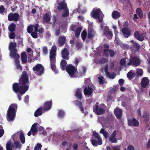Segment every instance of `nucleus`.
<instances>
[{"label": "nucleus", "mask_w": 150, "mask_h": 150, "mask_svg": "<svg viewBox=\"0 0 150 150\" xmlns=\"http://www.w3.org/2000/svg\"><path fill=\"white\" fill-rule=\"evenodd\" d=\"M28 82L27 72L23 71L21 74V77L19 80V85L17 83H15L13 84V91L16 93H19L22 95L28 89Z\"/></svg>", "instance_id": "f257e3e1"}, {"label": "nucleus", "mask_w": 150, "mask_h": 150, "mask_svg": "<svg viewBox=\"0 0 150 150\" xmlns=\"http://www.w3.org/2000/svg\"><path fill=\"white\" fill-rule=\"evenodd\" d=\"M17 109V104H11L9 106L7 112V119L8 121H11L15 116Z\"/></svg>", "instance_id": "f03ea898"}, {"label": "nucleus", "mask_w": 150, "mask_h": 150, "mask_svg": "<svg viewBox=\"0 0 150 150\" xmlns=\"http://www.w3.org/2000/svg\"><path fill=\"white\" fill-rule=\"evenodd\" d=\"M91 16L94 19H98L100 23L102 21L103 15L102 11L100 8H94L91 13Z\"/></svg>", "instance_id": "7ed1b4c3"}, {"label": "nucleus", "mask_w": 150, "mask_h": 150, "mask_svg": "<svg viewBox=\"0 0 150 150\" xmlns=\"http://www.w3.org/2000/svg\"><path fill=\"white\" fill-rule=\"evenodd\" d=\"M66 70L70 77L71 78L75 77V76L76 72H77V69L76 67L70 64L67 66Z\"/></svg>", "instance_id": "20e7f679"}, {"label": "nucleus", "mask_w": 150, "mask_h": 150, "mask_svg": "<svg viewBox=\"0 0 150 150\" xmlns=\"http://www.w3.org/2000/svg\"><path fill=\"white\" fill-rule=\"evenodd\" d=\"M33 70L37 75L40 76L44 73L45 69L42 64H38L33 67Z\"/></svg>", "instance_id": "39448f33"}, {"label": "nucleus", "mask_w": 150, "mask_h": 150, "mask_svg": "<svg viewBox=\"0 0 150 150\" xmlns=\"http://www.w3.org/2000/svg\"><path fill=\"white\" fill-rule=\"evenodd\" d=\"M8 20L9 21H13L14 22H17L20 21L21 18L19 14L17 13H9L8 16Z\"/></svg>", "instance_id": "423d86ee"}, {"label": "nucleus", "mask_w": 150, "mask_h": 150, "mask_svg": "<svg viewBox=\"0 0 150 150\" xmlns=\"http://www.w3.org/2000/svg\"><path fill=\"white\" fill-rule=\"evenodd\" d=\"M141 63V60L137 57H132L129 60L128 63V66L132 65V66H139Z\"/></svg>", "instance_id": "0eeeda50"}, {"label": "nucleus", "mask_w": 150, "mask_h": 150, "mask_svg": "<svg viewBox=\"0 0 150 150\" xmlns=\"http://www.w3.org/2000/svg\"><path fill=\"white\" fill-rule=\"evenodd\" d=\"M57 47L55 45L52 46L50 52V62L55 61L56 56Z\"/></svg>", "instance_id": "6e6552de"}, {"label": "nucleus", "mask_w": 150, "mask_h": 150, "mask_svg": "<svg viewBox=\"0 0 150 150\" xmlns=\"http://www.w3.org/2000/svg\"><path fill=\"white\" fill-rule=\"evenodd\" d=\"M38 123L36 122L32 125L30 131L28 133V136H30L31 134L33 136L35 135L36 133L38 132Z\"/></svg>", "instance_id": "1a4fd4ad"}, {"label": "nucleus", "mask_w": 150, "mask_h": 150, "mask_svg": "<svg viewBox=\"0 0 150 150\" xmlns=\"http://www.w3.org/2000/svg\"><path fill=\"white\" fill-rule=\"evenodd\" d=\"M93 111L96 114L100 115L105 113V110L101 108H99L98 105H95L93 106Z\"/></svg>", "instance_id": "9d476101"}, {"label": "nucleus", "mask_w": 150, "mask_h": 150, "mask_svg": "<svg viewBox=\"0 0 150 150\" xmlns=\"http://www.w3.org/2000/svg\"><path fill=\"white\" fill-rule=\"evenodd\" d=\"M127 124L129 126H133L134 127H138L139 125V121L135 118L132 119L129 118L127 120Z\"/></svg>", "instance_id": "9b49d317"}, {"label": "nucleus", "mask_w": 150, "mask_h": 150, "mask_svg": "<svg viewBox=\"0 0 150 150\" xmlns=\"http://www.w3.org/2000/svg\"><path fill=\"white\" fill-rule=\"evenodd\" d=\"M103 34L106 36L108 39L109 38L111 39L113 36L112 31L109 29V27L107 26L105 27L103 30Z\"/></svg>", "instance_id": "f8f14e48"}, {"label": "nucleus", "mask_w": 150, "mask_h": 150, "mask_svg": "<svg viewBox=\"0 0 150 150\" xmlns=\"http://www.w3.org/2000/svg\"><path fill=\"white\" fill-rule=\"evenodd\" d=\"M87 69L86 67L83 66L82 68L79 70V72H76L75 77H82L86 75V71Z\"/></svg>", "instance_id": "ddd939ff"}, {"label": "nucleus", "mask_w": 150, "mask_h": 150, "mask_svg": "<svg viewBox=\"0 0 150 150\" xmlns=\"http://www.w3.org/2000/svg\"><path fill=\"white\" fill-rule=\"evenodd\" d=\"M61 57L64 59L68 60L69 58V52L66 48L62 49L61 52Z\"/></svg>", "instance_id": "4468645a"}, {"label": "nucleus", "mask_w": 150, "mask_h": 150, "mask_svg": "<svg viewBox=\"0 0 150 150\" xmlns=\"http://www.w3.org/2000/svg\"><path fill=\"white\" fill-rule=\"evenodd\" d=\"M52 104V100L50 101L45 102L44 104V106L42 107L44 111H48L50 110Z\"/></svg>", "instance_id": "2eb2a0df"}, {"label": "nucleus", "mask_w": 150, "mask_h": 150, "mask_svg": "<svg viewBox=\"0 0 150 150\" xmlns=\"http://www.w3.org/2000/svg\"><path fill=\"white\" fill-rule=\"evenodd\" d=\"M84 86L83 90L84 93L85 95H90L91 94L93 91V89L89 86L86 85Z\"/></svg>", "instance_id": "dca6fc26"}, {"label": "nucleus", "mask_w": 150, "mask_h": 150, "mask_svg": "<svg viewBox=\"0 0 150 150\" xmlns=\"http://www.w3.org/2000/svg\"><path fill=\"white\" fill-rule=\"evenodd\" d=\"M62 1L60 2L58 4V6H57V9L59 11L62 9L65 10L67 8V4L65 2V0H62Z\"/></svg>", "instance_id": "f3484780"}, {"label": "nucleus", "mask_w": 150, "mask_h": 150, "mask_svg": "<svg viewBox=\"0 0 150 150\" xmlns=\"http://www.w3.org/2000/svg\"><path fill=\"white\" fill-rule=\"evenodd\" d=\"M149 82V80L147 77H144L143 78L141 82L142 87L143 88H146L148 86Z\"/></svg>", "instance_id": "a211bd4d"}, {"label": "nucleus", "mask_w": 150, "mask_h": 150, "mask_svg": "<svg viewBox=\"0 0 150 150\" xmlns=\"http://www.w3.org/2000/svg\"><path fill=\"white\" fill-rule=\"evenodd\" d=\"M134 37L140 41H142L144 40V38L142 34H140L138 31L135 32L134 34Z\"/></svg>", "instance_id": "6ab92c4d"}, {"label": "nucleus", "mask_w": 150, "mask_h": 150, "mask_svg": "<svg viewBox=\"0 0 150 150\" xmlns=\"http://www.w3.org/2000/svg\"><path fill=\"white\" fill-rule=\"evenodd\" d=\"M114 112L116 117L118 119H119L121 118L122 113V109L117 108L114 110Z\"/></svg>", "instance_id": "aec40b11"}, {"label": "nucleus", "mask_w": 150, "mask_h": 150, "mask_svg": "<svg viewBox=\"0 0 150 150\" xmlns=\"http://www.w3.org/2000/svg\"><path fill=\"white\" fill-rule=\"evenodd\" d=\"M74 104L77 106H79V108L80 109L82 113H84V108L82 105L81 102L78 100H76L74 101Z\"/></svg>", "instance_id": "412c9836"}, {"label": "nucleus", "mask_w": 150, "mask_h": 150, "mask_svg": "<svg viewBox=\"0 0 150 150\" xmlns=\"http://www.w3.org/2000/svg\"><path fill=\"white\" fill-rule=\"evenodd\" d=\"M66 38L64 36H61L59 37L58 40V46L62 47L66 41Z\"/></svg>", "instance_id": "4be33fe9"}, {"label": "nucleus", "mask_w": 150, "mask_h": 150, "mask_svg": "<svg viewBox=\"0 0 150 150\" xmlns=\"http://www.w3.org/2000/svg\"><path fill=\"white\" fill-rule=\"evenodd\" d=\"M122 32L124 36L127 38L130 36L131 33V31L127 28H123L122 29Z\"/></svg>", "instance_id": "5701e85b"}, {"label": "nucleus", "mask_w": 150, "mask_h": 150, "mask_svg": "<svg viewBox=\"0 0 150 150\" xmlns=\"http://www.w3.org/2000/svg\"><path fill=\"white\" fill-rule=\"evenodd\" d=\"M93 134L95 138L97 139L98 142V145H101L102 144V140L100 138V136L98 133L94 131L93 133Z\"/></svg>", "instance_id": "b1692460"}, {"label": "nucleus", "mask_w": 150, "mask_h": 150, "mask_svg": "<svg viewBox=\"0 0 150 150\" xmlns=\"http://www.w3.org/2000/svg\"><path fill=\"white\" fill-rule=\"evenodd\" d=\"M43 21L45 23H48L50 21L51 18L48 13L44 14L43 17Z\"/></svg>", "instance_id": "393cba45"}, {"label": "nucleus", "mask_w": 150, "mask_h": 150, "mask_svg": "<svg viewBox=\"0 0 150 150\" xmlns=\"http://www.w3.org/2000/svg\"><path fill=\"white\" fill-rule=\"evenodd\" d=\"M75 96L76 98L79 100H81L83 98L82 91L81 89L77 88L75 94Z\"/></svg>", "instance_id": "a878e982"}, {"label": "nucleus", "mask_w": 150, "mask_h": 150, "mask_svg": "<svg viewBox=\"0 0 150 150\" xmlns=\"http://www.w3.org/2000/svg\"><path fill=\"white\" fill-rule=\"evenodd\" d=\"M43 110L42 107L38 109L34 112V116L37 117L41 115L42 114V111Z\"/></svg>", "instance_id": "bb28decb"}, {"label": "nucleus", "mask_w": 150, "mask_h": 150, "mask_svg": "<svg viewBox=\"0 0 150 150\" xmlns=\"http://www.w3.org/2000/svg\"><path fill=\"white\" fill-rule=\"evenodd\" d=\"M21 59L23 64H25L27 61V56L25 52H22L21 54Z\"/></svg>", "instance_id": "cd10ccee"}, {"label": "nucleus", "mask_w": 150, "mask_h": 150, "mask_svg": "<svg viewBox=\"0 0 150 150\" xmlns=\"http://www.w3.org/2000/svg\"><path fill=\"white\" fill-rule=\"evenodd\" d=\"M51 63V67L52 70L53 71L55 74H57L58 73V71L56 69V66H55L56 61H53L50 62Z\"/></svg>", "instance_id": "c85d7f7f"}, {"label": "nucleus", "mask_w": 150, "mask_h": 150, "mask_svg": "<svg viewBox=\"0 0 150 150\" xmlns=\"http://www.w3.org/2000/svg\"><path fill=\"white\" fill-rule=\"evenodd\" d=\"M112 16L114 19L118 18L121 16V15L119 12L117 11H113L112 13Z\"/></svg>", "instance_id": "c756f323"}, {"label": "nucleus", "mask_w": 150, "mask_h": 150, "mask_svg": "<svg viewBox=\"0 0 150 150\" xmlns=\"http://www.w3.org/2000/svg\"><path fill=\"white\" fill-rule=\"evenodd\" d=\"M131 42L133 43L132 48L135 51H138L140 48L139 45L133 40H132Z\"/></svg>", "instance_id": "7c9ffc66"}, {"label": "nucleus", "mask_w": 150, "mask_h": 150, "mask_svg": "<svg viewBox=\"0 0 150 150\" xmlns=\"http://www.w3.org/2000/svg\"><path fill=\"white\" fill-rule=\"evenodd\" d=\"M67 64V61L64 59L62 60L60 63V67L63 71L66 69Z\"/></svg>", "instance_id": "2f4dec72"}, {"label": "nucleus", "mask_w": 150, "mask_h": 150, "mask_svg": "<svg viewBox=\"0 0 150 150\" xmlns=\"http://www.w3.org/2000/svg\"><path fill=\"white\" fill-rule=\"evenodd\" d=\"M16 25L13 23H11L8 26V30L10 32H14L15 31Z\"/></svg>", "instance_id": "473e14b6"}, {"label": "nucleus", "mask_w": 150, "mask_h": 150, "mask_svg": "<svg viewBox=\"0 0 150 150\" xmlns=\"http://www.w3.org/2000/svg\"><path fill=\"white\" fill-rule=\"evenodd\" d=\"M135 76L136 73L133 70H131L127 74V78L130 79L133 78Z\"/></svg>", "instance_id": "72a5a7b5"}, {"label": "nucleus", "mask_w": 150, "mask_h": 150, "mask_svg": "<svg viewBox=\"0 0 150 150\" xmlns=\"http://www.w3.org/2000/svg\"><path fill=\"white\" fill-rule=\"evenodd\" d=\"M100 133L103 134L105 139H107L109 136V134L107 131H105L103 128L101 129Z\"/></svg>", "instance_id": "f704fd0d"}, {"label": "nucleus", "mask_w": 150, "mask_h": 150, "mask_svg": "<svg viewBox=\"0 0 150 150\" xmlns=\"http://www.w3.org/2000/svg\"><path fill=\"white\" fill-rule=\"evenodd\" d=\"M136 13L140 18H143V13L142 10L140 8H138L136 10Z\"/></svg>", "instance_id": "c9c22d12"}, {"label": "nucleus", "mask_w": 150, "mask_h": 150, "mask_svg": "<svg viewBox=\"0 0 150 150\" xmlns=\"http://www.w3.org/2000/svg\"><path fill=\"white\" fill-rule=\"evenodd\" d=\"M82 28L81 27H79L77 28L75 31V35L76 38H78L80 35L81 32Z\"/></svg>", "instance_id": "e433bc0d"}, {"label": "nucleus", "mask_w": 150, "mask_h": 150, "mask_svg": "<svg viewBox=\"0 0 150 150\" xmlns=\"http://www.w3.org/2000/svg\"><path fill=\"white\" fill-rule=\"evenodd\" d=\"M142 117L144 118V121L146 122H149V115L146 112H144Z\"/></svg>", "instance_id": "4c0bfd02"}, {"label": "nucleus", "mask_w": 150, "mask_h": 150, "mask_svg": "<svg viewBox=\"0 0 150 150\" xmlns=\"http://www.w3.org/2000/svg\"><path fill=\"white\" fill-rule=\"evenodd\" d=\"M13 144L9 142H8L6 144V150H13Z\"/></svg>", "instance_id": "58836bf2"}, {"label": "nucleus", "mask_w": 150, "mask_h": 150, "mask_svg": "<svg viewBox=\"0 0 150 150\" xmlns=\"http://www.w3.org/2000/svg\"><path fill=\"white\" fill-rule=\"evenodd\" d=\"M81 37L83 40L84 41L86 38L87 32L86 30H84L81 34Z\"/></svg>", "instance_id": "ea45409f"}, {"label": "nucleus", "mask_w": 150, "mask_h": 150, "mask_svg": "<svg viewBox=\"0 0 150 150\" xmlns=\"http://www.w3.org/2000/svg\"><path fill=\"white\" fill-rule=\"evenodd\" d=\"M17 46L16 43V42H11L8 47L9 50H12L16 48Z\"/></svg>", "instance_id": "a19ab883"}, {"label": "nucleus", "mask_w": 150, "mask_h": 150, "mask_svg": "<svg viewBox=\"0 0 150 150\" xmlns=\"http://www.w3.org/2000/svg\"><path fill=\"white\" fill-rule=\"evenodd\" d=\"M93 29H92L88 30L87 38L88 39H91L92 38L93 36Z\"/></svg>", "instance_id": "79ce46f5"}, {"label": "nucleus", "mask_w": 150, "mask_h": 150, "mask_svg": "<svg viewBox=\"0 0 150 150\" xmlns=\"http://www.w3.org/2000/svg\"><path fill=\"white\" fill-rule=\"evenodd\" d=\"M15 33L14 32H10V33H8V36L10 39H14L16 37Z\"/></svg>", "instance_id": "37998d69"}, {"label": "nucleus", "mask_w": 150, "mask_h": 150, "mask_svg": "<svg viewBox=\"0 0 150 150\" xmlns=\"http://www.w3.org/2000/svg\"><path fill=\"white\" fill-rule=\"evenodd\" d=\"M108 62V59L105 58H103L101 59H99L98 62L101 64H105Z\"/></svg>", "instance_id": "c03bdc74"}, {"label": "nucleus", "mask_w": 150, "mask_h": 150, "mask_svg": "<svg viewBox=\"0 0 150 150\" xmlns=\"http://www.w3.org/2000/svg\"><path fill=\"white\" fill-rule=\"evenodd\" d=\"M20 139L21 143L24 144L25 142V139L23 134L21 133L20 135Z\"/></svg>", "instance_id": "a18cd8bd"}, {"label": "nucleus", "mask_w": 150, "mask_h": 150, "mask_svg": "<svg viewBox=\"0 0 150 150\" xmlns=\"http://www.w3.org/2000/svg\"><path fill=\"white\" fill-rule=\"evenodd\" d=\"M66 10L64 13L62 14V17H66L68 16L69 15V11L68 9L67 8V9H65Z\"/></svg>", "instance_id": "49530a36"}, {"label": "nucleus", "mask_w": 150, "mask_h": 150, "mask_svg": "<svg viewBox=\"0 0 150 150\" xmlns=\"http://www.w3.org/2000/svg\"><path fill=\"white\" fill-rule=\"evenodd\" d=\"M109 141L111 143H115L117 142V140L116 138V137H110L109 138Z\"/></svg>", "instance_id": "de8ad7c7"}, {"label": "nucleus", "mask_w": 150, "mask_h": 150, "mask_svg": "<svg viewBox=\"0 0 150 150\" xmlns=\"http://www.w3.org/2000/svg\"><path fill=\"white\" fill-rule=\"evenodd\" d=\"M42 147V146L41 144L38 143L35 147L34 150H41Z\"/></svg>", "instance_id": "09e8293b"}, {"label": "nucleus", "mask_w": 150, "mask_h": 150, "mask_svg": "<svg viewBox=\"0 0 150 150\" xmlns=\"http://www.w3.org/2000/svg\"><path fill=\"white\" fill-rule=\"evenodd\" d=\"M116 90L117 89L116 88L113 87L109 90L108 93H109V94H111L114 95L116 91Z\"/></svg>", "instance_id": "8fccbe9b"}, {"label": "nucleus", "mask_w": 150, "mask_h": 150, "mask_svg": "<svg viewBox=\"0 0 150 150\" xmlns=\"http://www.w3.org/2000/svg\"><path fill=\"white\" fill-rule=\"evenodd\" d=\"M9 50L10 51V56L11 57L13 56L14 55L16 54L17 52L16 48Z\"/></svg>", "instance_id": "3c124183"}, {"label": "nucleus", "mask_w": 150, "mask_h": 150, "mask_svg": "<svg viewBox=\"0 0 150 150\" xmlns=\"http://www.w3.org/2000/svg\"><path fill=\"white\" fill-rule=\"evenodd\" d=\"M103 54L104 56L106 57H108L109 56V50L108 49H104L103 50Z\"/></svg>", "instance_id": "603ef678"}, {"label": "nucleus", "mask_w": 150, "mask_h": 150, "mask_svg": "<svg viewBox=\"0 0 150 150\" xmlns=\"http://www.w3.org/2000/svg\"><path fill=\"white\" fill-rule=\"evenodd\" d=\"M124 150H135L134 146L130 144L127 146V148H125Z\"/></svg>", "instance_id": "864d4df0"}, {"label": "nucleus", "mask_w": 150, "mask_h": 150, "mask_svg": "<svg viewBox=\"0 0 150 150\" xmlns=\"http://www.w3.org/2000/svg\"><path fill=\"white\" fill-rule=\"evenodd\" d=\"M109 53L110 56L111 57H112L114 56L116 52L113 50L110 49L109 50Z\"/></svg>", "instance_id": "5fc2aeb1"}, {"label": "nucleus", "mask_w": 150, "mask_h": 150, "mask_svg": "<svg viewBox=\"0 0 150 150\" xmlns=\"http://www.w3.org/2000/svg\"><path fill=\"white\" fill-rule=\"evenodd\" d=\"M37 32L34 31L32 32L31 33V35L33 38H37L38 37V34L37 33Z\"/></svg>", "instance_id": "6e6d98bb"}, {"label": "nucleus", "mask_w": 150, "mask_h": 150, "mask_svg": "<svg viewBox=\"0 0 150 150\" xmlns=\"http://www.w3.org/2000/svg\"><path fill=\"white\" fill-rule=\"evenodd\" d=\"M28 32L29 33H31L33 30V26L32 25L29 26L27 28Z\"/></svg>", "instance_id": "4d7b16f0"}, {"label": "nucleus", "mask_w": 150, "mask_h": 150, "mask_svg": "<svg viewBox=\"0 0 150 150\" xmlns=\"http://www.w3.org/2000/svg\"><path fill=\"white\" fill-rule=\"evenodd\" d=\"M92 144L95 146H97L98 145V142L95 139H93L91 141Z\"/></svg>", "instance_id": "13d9d810"}, {"label": "nucleus", "mask_w": 150, "mask_h": 150, "mask_svg": "<svg viewBox=\"0 0 150 150\" xmlns=\"http://www.w3.org/2000/svg\"><path fill=\"white\" fill-rule=\"evenodd\" d=\"M64 111L59 110V113L58 114V116L59 117H62L64 116Z\"/></svg>", "instance_id": "bf43d9fd"}, {"label": "nucleus", "mask_w": 150, "mask_h": 150, "mask_svg": "<svg viewBox=\"0 0 150 150\" xmlns=\"http://www.w3.org/2000/svg\"><path fill=\"white\" fill-rule=\"evenodd\" d=\"M114 95L112 94H109V93H108V95L107 97V100L108 101H109L110 100L112 99L113 98V96Z\"/></svg>", "instance_id": "052dcab7"}, {"label": "nucleus", "mask_w": 150, "mask_h": 150, "mask_svg": "<svg viewBox=\"0 0 150 150\" xmlns=\"http://www.w3.org/2000/svg\"><path fill=\"white\" fill-rule=\"evenodd\" d=\"M126 62L125 59L124 58L122 59L120 62V64L122 66H124Z\"/></svg>", "instance_id": "680f3d73"}, {"label": "nucleus", "mask_w": 150, "mask_h": 150, "mask_svg": "<svg viewBox=\"0 0 150 150\" xmlns=\"http://www.w3.org/2000/svg\"><path fill=\"white\" fill-rule=\"evenodd\" d=\"M143 74V71L142 70L138 69L137 71V74L138 76H141Z\"/></svg>", "instance_id": "e2e57ef3"}, {"label": "nucleus", "mask_w": 150, "mask_h": 150, "mask_svg": "<svg viewBox=\"0 0 150 150\" xmlns=\"http://www.w3.org/2000/svg\"><path fill=\"white\" fill-rule=\"evenodd\" d=\"M14 144L16 148H20L21 146L20 142H15Z\"/></svg>", "instance_id": "0e129e2a"}, {"label": "nucleus", "mask_w": 150, "mask_h": 150, "mask_svg": "<svg viewBox=\"0 0 150 150\" xmlns=\"http://www.w3.org/2000/svg\"><path fill=\"white\" fill-rule=\"evenodd\" d=\"M42 51L44 54H46L48 53V49L47 47L44 46L43 47Z\"/></svg>", "instance_id": "69168bd1"}, {"label": "nucleus", "mask_w": 150, "mask_h": 150, "mask_svg": "<svg viewBox=\"0 0 150 150\" xmlns=\"http://www.w3.org/2000/svg\"><path fill=\"white\" fill-rule=\"evenodd\" d=\"M98 79L99 82L100 84H103L104 83V80H103V76L99 77Z\"/></svg>", "instance_id": "338daca9"}, {"label": "nucleus", "mask_w": 150, "mask_h": 150, "mask_svg": "<svg viewBox=\"0 0 150 150\" xmlns=\"http://www.w3.org/2000/svg\"><path fill=\"white\" fill-rule=\"evenodd\" d=\"M33 26L34 28V30H35V31L38 32V30L39 27V25L38 24L36 23L35 25H32Z\"/></svg>", "instance_id": "774afa93"}]
</instances>
